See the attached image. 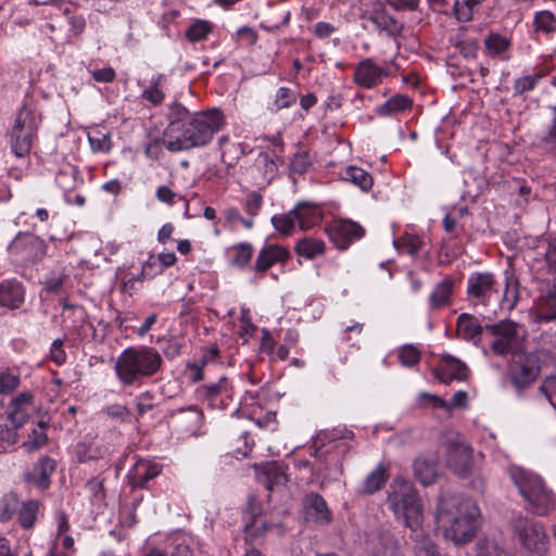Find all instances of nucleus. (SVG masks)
Instances as JSON below:
<instances>
[{"label":"nucleus","mask_w":556,"mask_h":556,"mask_svg":"<svg viewBox=\"0 0 556 556\" xmlns=\"http://www.w3.org/2000/svg\"><path fill=\"white\" fill-rule=\"evenodd\" d=\"M479 516L480 510L470 498L447 494L439 500L435 522L445 539L463 545L475 538Z\"/></svg>","instance_id":"nucleus-1"},{"label":"nucleus","mask_w":556,"mask_h":556,"mask_svg":"<svg viewBox=\"0 0 556 556\" xmlns=\"http://www.w3.org/2000/svg\"><path fill=\"white\" fill-rule=\"evenodd\" d=\"M224 123V114L219 109L195 113L190 122L179 130L180 135L175 139H163L162 144L170 152L203 147L212 140L215 132L220 130Z\"/></svg>","instance_id":"nucleus-2"},{"label":"nucleus","mask_w":556,"mask_h":556,"mask_svg":"<svg viewBox=\"0 0 556 556\" xmlns=\"http://www.w3.org/2000/svg\"><path fill=\"white\" fill-rule=\"evenodd\" d=\"M161 354L151 346H130L117 357L114 370L124 387L154 376L162 367Z\"/></svg>","instance_id":"nucleus-3"},{"label":"nucleus","mask_w":556,"mask_h":556,"mask_svg":"<svg viewBox=\"0 0 556 556\" xmlns=\"http://www.w3.org/2000/svg\"><path fill=\"white\" fill-rule=\"evenodd\" d=\"M508 472L531 513L543 516L555 508V494L540 476L519 466H510Z\"/></svg>","instance_id":"nucleus-4"},{"label":"nucleus","mask_w":556,"mask_h":556,"mask_svg":"<svg viewBox=\"0 0 556 556\" xmlns=\"http://www.w3.org/2000/svg\"><path fill=\"white\" fill-rule=\"evenodd\" d=\"M388 495L390 509L412 532L420 530L424 522V507L417 491L406 481H395Z\"/></svg>","instance_id":"nucleus-5"},{"label":"nucleus","mask_w":556,"mask_h":556,"mask_svg":"<svg viewBox=\"0 0 556 556\" xmlns=\"http://www.w3.org/2000/svg\"><path fill=\"white\" fill-rule=\"evenodd\" d=\"M508 527L527 556L547 555L549 539L540 522L525 516H518L509 521Z\"/></svg>","instance_id":"nucleus-6"},{"label":"nucleus","mask_w":556,"mask_h":556,"mask_svg":"<svg viewBox=\"0 0 556 556\" xmlns=\"http://www.w3.org/2000/svg\"><path fill=\"white\" fill-rule=\"evenodd\" d=\"M485 331L494 337L491 342V352L496 356L516 355L520 350L518 341V324L511 320H501L496 324H486Z\"/></svg>","instance_id":"nucleus-7"},{"label":"nucleus","mask_w":556,"mask_h":556,"mask_svg":"<svg viewBox=\"0 0 556 556\" xmlns=\"http://www.w3.org/2000/svg\"><path fill=\"white\" fill-rule=\"evenodd\" d=\"M38 123L31 111L22 108L12 129V150L18 157L27 155L37 132Z\"/></svg>","instance_id":"nucleus-8"},{"label":"nucleus","mask_w":556,"mask_h":556,"mask_svg":"<svg viewBox=\"0 0 556 556\" xmlns=\"http://www.w3.org/2000/svg\"><path fill=\"white\" fill-rule=\"evenodd\" d=\"M447 467L459 477H468L473 470L472 448L458 437L444 442Z\"/></svg>","instance_id":"nucleus-9"},{"label":"nucleus","mask_w":556,"mask_h":556,"mask_svg":"<svg viewBox=\"0 0 556 556\" xmlns=\"http://www.w3.org/2000/svg\"><path fill=\"white\" fill-rule=\"evenodd\" d=\"M8 249L11 255L24 264H34L46 255L47 244L38 236L18 232Z\"/></svg>","instance_id":"nucleus-10"},{"label":"nucleus","mask_w":556,"mask_h":556,"mask_svg":"<svg viewBox=\"0 0 556 556\" xmlns=\"http://www.w3.org/2000/svg\"><path fill=\"white\" fill-rule=\"evenodd\" d=\"M516 355L517 359L510 367V379L516 388L523 389L538 378L541 370L540 357L533 352Z\"/></svg>","instance_id":"nucleus-11"},{"label":"nucleus","mask_w":556,"mask_h":556,"mask_svg":"<svg viewBox=\"0 0 556 556\" xmlns=\"http://www.w3.org/2000/svg\"><path fill=\"white\" fill-rule=\"evenodd\" d=\"M301 506L302 514L306 522H312L321 527L331 523L332 513L320 494L316 492H308L304 494Z\"/></svg>","instance_id":"nucleus-12"},{"label":"nucleus","mask_w":556,"mask_h":556,"mask_svg":"<svg viewBox=\"0 0 556 556\" xmlns=\"http://www.w3.org/2000/svg\"><path fill=\"white\" fill-rule=\"evenodd\" d=\"M327 232L338 249L345 250L353 241L364 237L365 229L356 222L338 219L328 226Z\"/></svg>","instance_id":"nucleus-13"},{"label":"nucleus","mask_w":556,"mask_h":556,"mask_svg":"<svg viewBox=\"0 0 556 556\" xmlns=\"http://www.w3.org/2000/svg\"><path fill=\"white\" fill-rule=\"evenodd\" d=\"M467 293L480 300L484 305L498 300V283L491 273H477L469 277Z\"/></svg>","instance_id":"nucleus-14"},{"label":"nucleus","mask_w":556,"mask_h":556,"mask_svg":"<svg viewBox=\"0 0 556 556\" xmlns=\"http://www.w3.org/2000/svg\"><path fill=\"white\" fill-rule=\"evenodd\" d=\"M434 377L444 384H450L453 380L465 381L469 377V368L465 363L452 355H443L433 369Z\"/></svg>","instance_id":"nucleus-15"},{"label":"nucleus","mask_w":556,"mask_h":556,"mask_svg":"<svg viewBox=\"0 0 556 556\" xmlns=\"http://www.w3.org/2000/svg\"><path fill=\"white\" fill-rule=\"evenodd\" d=\"M56 468V462L49 457H41L34 466L31 471L24 473V480L27 483L34 484L39 490L45 491L50 486V477Z\"/></svg>","instance_id":"nucleus-16"},{"label":"nucleus","mask_w":556,"mask_h":556,"mask_svg":"<svg viewBox=\"0 0 556 556\" xmlns=\"http://www.w3.org/2000/svg\"><path fill=\"white\" fill-rule=\"evenodd\" d=\"M388 75L386 68L378 66L371 59L361 61L354 73V81L365 88H372Z\"/></svg>","instance_id":"nucleus-17"},{"label":"nucleus","mask_w":556,"mask_h":556,"mask_svg":"<svg viewBox=\"0 0 556 556\" xmlns=\"http://www.w3.org/2000/svg\"><path fill=\"white\" fill-rule=\"evenodd\" d=\"M290 258V252L282 245L269 244L264 247L255 261L254 270L264 275L276 263H286Z\"/></svg>","instance_id":"nucleus-18"},{"label":"nucleus","mask_w":556,"mask_h":556,"mask_svg":"<svg viewBox=\"0 0 556 556\" xmlns=\"http://www.w3.org/2000/svg\"><path fill=\"white\" fill-rule=\"evenodd\" d=\"M161 471L160 465L149 460L139 459L136 462L128 475V482L132 489H143L151 479Z\"/></svg>","instance_id":"nucleus-19"},{"label":"nucleus","mask_w":556,"mask_h":556,"mask_svg":"<svg viewBox=\"0 0 556 556\" xmlns=\"http://www.w3.org/2000/svg\"><path fill=\"white\" fill-rule=\"evenodd\" d=\"M24 287L16 279L3 280L0 283V306L9 309L18 308L24 302Z\"/></svg>","instance_id":"nucleus-20"},{"label":"nucleus","mask_w":556,"mask_h":556,"mask_svg":"<svg viewBox=\"0 0 556 556\" xmlns=\"http://www.w3.org/2000/svg\"><path fill=\"white\" fill-rule=\"evenodd\" d=\"M456 329L464 340L471 341L475 344L481 341V336L485 330L477 317L468 313H463L457 317Z\"/></svg>","instance_id":"nucleus-21"},{"label":"nucleus","mask_w":556,"mask_h":556,"mask_svg":"<svg viewBox=\"0 0 556 556\" xmlns=\"http://www.w3.org/2000/svg\"><path fill=\"white\" fill-rule=\"evenodd\" d=\"M368 20L375 24L380 30L386 31L391 37L401 35L404 26L395 17L390 15L383 5L374 9Z\"/></svg>","instance_id":"nucleus-22"},{"label":"nucleus","mask_w":556,"mask_h":556,"mask_svg":"<svg viewBox=\"0 0 556 556\" xmlns=\"http://www.w3.org/2000/svg\"><path fill=\"white\" fill-rule=\"evenodd\" d=\"M192 116L193 114L186 106L179 102H174L167 113L168 126L165 130V136L179 132L190 122Z\"/></svg>","instance_id":"nucleus-23"},{"label":"nucleus","mask_w":556,"mask_h":556,"mask_svg":"<svg viewBox=\"0 0 556 556\" xmlns=\"http://www.w3.org/2000/svg\"><path fill=\"white\" fill-rule=\"evenodd\" d=\"M438 460L434 457L419 456L414 462L415 477L424 485L432 484L437 477Z\"/></svg>","instance_id":"nucleus-24"},{"label":"nucleus","mask_w":556,"mask_h":556,"mask_svg":"<svg viewBox=\"0 0 556 556\" xmlns=\"http://www.w3.org/2000/svg\"><path fill=\"white\" fill-rule=\"evenodd\" d=\"M302 230H308L321 220V214L318 208L308 203H299L291 210Z\"/></svg>","instance_id":"nucleus-25"},{"label":"nucleus","mask_w":556,"mask_h":556,"mask_svg":"<svg viewBox=\"0 0 556 556\" xmlns=\"http://www.w3.org/2000/svg\"><path fill=\"white\" fill-rule=\"evenodd\" d=\"M454 290V280L451 277H445L439 282L429 296L431 309H439L450 304L451 296Z\"/></svg>","instance_id":"nucleus-26"},{"label":"nucleus","mask_w":556,"mask_h":556,"mask_svg":"<svg viewBox=\"0 0 556 556\" xmlns=\"http://www.w3.org/2000/svg\"><path fill=\"white\" fill-rule=\"evenodd\" d=\"M341 178L358 187L362 191H369L374 185L372 176L357 166H349L343 169Z\"/></svg>","instance_id":"nucleus-27"},{"label":"nucleus","mask_w":556,"mask_h":556,"mask_svg":"<svg viewBox=\"0 0 556 556\" xmlns=\"http://www.w3.org/2000/svg\"><path fill=\"white\" fill-rule=\"evenodd\" d=\"M409 538L415 543V556H443L430 535L424 533L421 529L412 532Z\"/></svg>","instance_id":"nucleus-28"},{"label":"nucleus","mask_w":556,"mask_h":556,"mask_svg":"<svg viewBox=\"0 0 556 556\" xmlns=\"http://www.w3.org/2000/svg\"><path fill=\"white\" fill-rule=\"evenodd\" d=\"M264 484L268 491H273L275 486L282 485L287 482V476L276 462H269L263 465Z\"/></svg>","instance_id":"nucleus-29"},{"label":"nucleus","mask_w":556,"mask_h":556,"mask_svg":"<svg viewBox=\"0 0 556 556\" xmlns=\"http://www.w3.org/2000/svg\"><path fill=\"white\" fill-rule=\"evenodd\" d=\"M556 319V292L548 293L539 302L535 313V323H548Z\"/></svg>","instance_id":"nucleus-30"},{"label":"nucleus","mask_w":556,"mask_h":556,"mask_svg":"<svg viewBox=\"0 0 556 556\" xmlns=\"http://www.w3.org/2000/svg\"><path fill=\"white\" fill-rule=\"evenodd\" d=\"M412 99L406 94H395L382 105L378 106L377 113L380 116H389L410 109Z\"/></svg>","instance_id":"nucleus-31"},{"label":"nucleus","mask_w":556,"mask_h":556,"mask_svg":"<svg viewBox=\"0 0 556 556\" xmlns=\"http://www.w3.org/2000/svg\"><path fill=\"white\" fill-rule=\"evenodd\" d=\"M389 478V468L382 464L370 472L364 481L363 493L374 494L382 489Z\"/></svg>","instance_id":"nucleus-32"},{"label":"nucleus","mask_w":556,"mask_h":556,"mask_svg":"<svg viewBox=\"0 0 556 556\" xmlns=\"http://www.w3.org/2000/svg\"><path fill=\"white\" fill-rule=\"evenodd\" d=\"M519 300V281L514 277H507L505 281V289L503 295H498L501 308L511 311Z\"/></svg>","instance_id":"nucleus-33"},{"label":"nucleus","mask_w":556,"mask_h":556,"mask_svg":"<svg viewBox=\"0 0 556 556\" xmlns=\"http://www.w3.org/2000/svg\"><path fill=\"white\" fill-rule=\"evenodd\" d=\"M294 250L298 255L313 260L325 252V243L321 240L305 237L298 241Z\"/></svg>","instance_id":"nucleus-34"},{"label":"nucleus","mask_w":556,"mask_h":556,"mask_svg":"<svg viewBox=\"0 0 556 556\" xmlns=\"http://www.w3.org/2000/svg\"><path fill=\"white\" fill-rule=\"evenodd\" d=\"M39 510V502L35 500L26 501L22 504L21 508L17 513V522L20 526L29 530L34 528L35 522L37 520V515Z\"/></svg>","instance_id":"nucleus-35"},{"label":"nucleus","mask_w":556,"mask_h":556,"mask_svg":"<svg viewBox=\"0 0 556 556\" xmlns=\"http://www.w3.org/2000/svg\"><path fill=\"white\" fill-rule=\"evenodd\" d=\"M393 244L397 251L416 256L421 250L424 242L418 236L405 232L395 239Z\"/></svg>","instance_id":"nucleus-36"},{"label":"nucleus","mask_w":556,"mask_h":556,"mask_svg":"<svg viewBox=\"0 0 556 556\" xmlns=\"http://www.w3.org/2000/svg\"><path fill=\"white\" fill-rule=\"evenodd\" d=\"M226 377H220L215 383L203 384L197 388L195 394L199 400L213 402L227 389Z\"/></svg>","instance_id":"nucleus-37"},{"label":"nucleus","mask_w":556,"mask_h":556,"mask_svg":"<svg viewBox=\"0 0 556 556\" xmlns=\"http://www.w3.org/2000/svg\"><path fill=\"white\" fill-rule=\"evenodd\" d=\"M18 496L15 492L4 494L0 500V522H8L12 519L18 507Z\"/></svg>","instance_id":"nucleus-38"},{"label":"nucleus","mask_w":556,"mask_h":556,"mask_svg":"<svg viewBox=\"0 0 556 556\" xmlns=\"http://www.w3.org/2000/svg\"><path fill=\"white\" fill-rule=\"evenodd\" d=\"M484 0H456L453 5L455 17L459 22H469L473 15V9Z\"/></svg>","instance_id":"nucleus-39"},{"label":"nucleus","mask_w":556,"mask_h":556,"mask_svg":"<svg viewBox=\"0 0 556 556\" xmlns=\"http://www.w3.org/2000/svg\"><path fill=\"white\" fill-rule=\"evenodd\" d=\"M533 25L535 31L552 34L556 31V17L549 11H542L535 14Z\"/></svg>","instance_id":"nucleus-40"},{"label":"nucleus","mask_w":556,"mask_h":556,"mask_svg":"<svg viewBox=\"0 0 556 556\" xmlns=\"http://www.w3.org/2000/svg\"><path fill=\"white\" fill-rule=\"evenodd\" d=\"M235 255L231 258V265L244 268L247 267L253 256V248L250 243L241 242L233 247Z\"/></svg>","instance_id":"nucleus-41"},{"label":"nucleus","mask_w":556,"mask_h":556,"mask_svg":"<svg viewBox=\"0 0 556 556\" xmlns=\"http://www.w3.org/2000/svg\"><path fill=\"white\" fill-rule=\"evenodd\" d=\"M296 218L291 211L287 214L275 215L271 217V224L282 236H290L295 228Z\"/></svg>","instance_id":"nucleus-42"},{"label":"nucleus","mask_w":556,"mask_h":556,"mask_svg":"<svg viewBox=\"0 0 556 556\" xmlns=\"http://www.w3.org/2000/svg\"><path fill=\"white\" fill-rule=\"evenodd\" d=\"M163 79L164 75L160 74L154 80L151 81L150 87L142 92V98L153 105H160L164 101L165 94L161 90Z\"/></svg>","instance_id":"nucleus-43"},{"label":"nucleus","mask_w":556,"mask_h":556,"mask_svg":"<svg viewBox=\"0 0 556 556\" xmlns=\"http://www.w3.org/2000/svg\"><path fill=\"white\" fill-rule=\"evenodd\" d=\"M538 146L545 152L556 156V108L548 130L539 139Z\"/></svg>","instance_id":"nucleus-44"},{"label":"nucleus","mask_w":556,"mask_h":556,"mask_svg":"<svg viewBox=\"0 0 556 556\" xmlns=\"http://www.w3.org/2000/svg\"><path fill=\"white\" fill-rule=\"evenodd\" d=\"M478 556H511L508 551L501 547L493 540H480L478 542Z\"/></svg>","instance_id":"nucleus-45"},{"label":"nucleus","mask_w":556,"mask_h":556,"mask_svg":"<svg viewBox=\"0 0 556 556\" xmlns=\"http://www.w3.org/2000/svg\"><path fill=\"white\" fill-rule=\"evenodd\" d=\"M211 30V23L206 21H198L186 30V37L189 41L192 42L201 41L206 38Z\"/></svg>","instance_id":"nucleus-46"},{"label":"nucleus","mask_w":556,"mask_h":556,"mask_svg":"<svg viewBox=\"0 0 556 556\" xmlns=\"http://www.w3.org/2000/svg\"><path fill=\"white\" fill-rule=\"evenodd\" d=\"M296 101V94L290 88L281 87L276 93L274 100V110L280 111L294 104Z\"/></svg>","instance_id":"nucleus-47"},{"label":"nucleus","mask_w":556,"mask_h":556,"mask_svg":"<svg viewBox=\"0 0 556 556\" xmlns=\"http://www.w3.org/2000/svg\"><path fill=\"white\" fill-rule=\"evenodd\" d=\"M88 140L94 152H108L111 149L110 136L99 130L88 134Z\"/></svg>","instance_id":"nucleus-48"},{"label":"nucleus","mask_w":556,"mask_h":556,"mask_svg":"<svg viewBox=\"0 0 556 556\" xmlns=\"http://www.w3.org/2000/svg\"><path fill=\"white\" fill-rule=\"evenodd\" d=\"M541 77V74H534L518 78L514 85L515 93L521 96L525 92L532 90Z\"/></svg>","instance_id":"nucleus-49"},{"label":"nucleus","mask_w":556,"mask_h":556,"mask_svg":"<svg viewBox=\"0 0 556 556\" xmlns=\"http://www.w3.org/2000/svg\"><path fill=\"white\" fill-rule=\"evenodd\" d=\"M399 358L404 366L412 367L419 363L420 352L413 345H405L401 349Z\"/></svg>","instance_id":"nucleus-50"},{"label":"nucleus","mask_w":556,"mask_h":556,"mask_svg":"<svg viewBox=\"0 0 556 556\" xmlns=\"http://www.w3.org/2000/svg\"><path fill=\"white\" fill-rule=\"evenodd\" d=\"M486 49L494 54H500L504 52L509 42L505 37H502L498 34H491L484 41Z\"/></svg>","instance_id":"nucleus-51"},{"label":"nucleus","mask_w":556,"mask_h":556,"mask_svg":"<svg viewBox=\"0 0 556 556\" xmlns=\"http://www.w3.org/2000/svg\"><path fill=\"white\" fill-rule=\"evenodd\" d=\"M20 384V377L7 371L0 372V394L13 392Z\"/></svg>","instance_id":"nucleus-52"},{"label":"nucleus","mask_w":556,"mask_h":556,"mask_svg":"<svg viewBox=\"0 0 556 556\" xmlns=\"http://www.w3.org/2000/svg\"><path fill=\"white\" fill-rule=\"evenodd\" d=\"M263 204V197L260 192L251 191L247 200L244 202V211L247 214H249L251 217H254L257 215L261 206Z\"/></svg>","instance_id":"nucleus-53"},{"label":"nucleus","mask_w":556,"mask_h":556,"mask_svg":"<svg viewBox=\"0 0 556 556\" xmlns=\"http://www.w3.org/2000/svg\"><path fill=\"white\" fill-rule=\"evenodd\" d=\"M311 165L308 154L305 152L295 153L291 160L290 168L295 174H304Z\"/></svg>","instance_id":"nucleus-54"},{"label":"nucleus","mask_w":556,"mask_h":556,"mask_svg":"<svg viewBox=\"0 0 556 556\" xmlns=\"http://www.w3.org/2000/svg\"><path fill=\"white\" fill-rule=\"evenodd\" d=\"M104 413L114 419H119L121 421H129L131 417L130 410L125 405L113 404L109 405L104 408Z\"/></svg>","instance_id":"nucleus-55"},{"label":"nucleus","mask_w":556,"mask_h":556,"mask_svg":"<svg viewBox=\"0 0 556 556\" xmlns=\"http://www.w3.org/2000/svg\"><path fill=\"white\" fill-rule=\"evenodd\" d=\"M155 407L153 395L150 392H144L137 397L138 416L143 417L148 412Z\"/></svg>","instance_id":"nucleus-56"},{"label":"nucleus","mask_w":556,"mask_h":556,"mask_svg":"<svg viewBox=\"0 0 556 556\" xmlns=\"http://www.w3.org/2000/svg\"><path fill=\"white\" fill-rule=\"evenodd\" d=\"M65 278H66L65 275H58V276L48 278L45 281L43 291L47 294H60L63 291V285H64Z\"/></svg>","instance_id":"nucleus-57"},{"label":"nucleus","mask_w":556,"mask_h":556,"mask_svg":"<svg viewBox=\"0 0 556 556\" xmlns=\"http://www.w3.org/2000/svg\"><path fill=\"white\" fill-rule=\"evenodd\" d=\"M268 22L271 24V27H279L281 25H287L290 18V12L281 9H271L268 12Z\"/></svg>","instance_id":"nucleus-58"},{"label":"nucleus","mask_w":556,"mask_h":556,"mask_svg":"<svg viewBox=\"0 0 556 556\" xmlns=\"http://www.w3.org/2000/svg\"><path fill=\"white\" fill-rule=\"evenodd\" d=\"M456 48L466 59H473L478 51V42L473 39H465L458 41Z\"/></svg>","instance_id":"nucleus-59"},{"label":"nucleus","mask_w":556,"mask_h":556,"mask_svg":"<svg viewBox=\"0 0 556 556\" xmlns=\"http://www.w3.org/2000/svg\"><path fill=\"white\" fill-rule=\"evenodd\" d=\"M262 506L261 503L256 500L255 496L249 497V508H248V515L252 519L251 522H248L245 525V530L251 531L250 529L255 525L257 515L261 514Z\"/></svg>","instance_id":"nucleus-60"},{"label":"nucleus","mask_w":556,"mask_h":556,"mask_svg":"<svg viewBox=\"0 0 556 556\" xmlns=\"http://www.w3.org/2000/svg\"><path fill=\"white\" fill-rule=\"evenodd\" d=\"M92 78L98 83H112L116 73L113 67H104L101 70H94L91 72Z\"/></svg>","instance_id":"nucleus-61"},{"label":"nucleus","mask_w":556,"mask_h":556,"mask_svg":"<svg viewBox=\"0 0 556 556\" xmlns=\"http://www.w3.org/2000/svg\"><path fill=\"white\" fill-rule=\"evenodd\" d=\"M396 11H416L419 0H386Z\"/></svg>","instance_id":"nucleus-62"},{"label":"nucleus","mask_w":556,"mask_h":556,"mask_svg":"<svg viewBox=\"0 0 556 556\" xmlns=\"http://www.w3.org/2000/svg\"><path fill=\"white\" fill-rule=\"evenodd\" d=\"M51 358L53 359V362L58 365H62L65 359H66V354L63 350V340L61 339H55L53 342H52V348H51Z\"/></svg>","instance_id":"nucleus-63"},{"label":"nucleus","mask_w":556,"mask_h":556,"mask_svg":"<svg viewBox=\"0 0 556 556\" xmlns=\"http://www.w3.org/2000/svg\"><path fill=\"white\" fill-rule=\"evenodd\" d=\"M545 260L549 271L556 276V239L548 242V247L545 252Z\"/></svg>","instance_id":"nucleus-64"}]
</instances>
